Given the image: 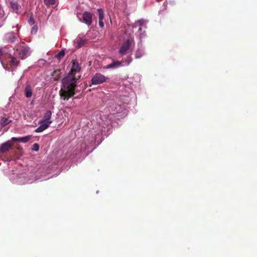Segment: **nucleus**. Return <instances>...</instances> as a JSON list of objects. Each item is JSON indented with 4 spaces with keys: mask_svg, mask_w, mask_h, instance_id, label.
Wrapping results in <instances>:
<instances>
[{
    "mask_svg": "<svg viewBox=\"0 0 257 257\" xmlns=\"http://www.w3.org/2000/svg\"><path fill=\"white\" fill-rule=\"evenodd\" d=\"M72 65L70 72L62 79V87L59 91L61 99L68 100L75 94L77 82L80 79L81 67L76 60H72Z\"/></svg>",
    "mask_w": 257,
    "mask_h": 257,
    "instance_id": "obj_1",
    "label": "nucleus"
},
{
    "mask_svg": "<svg viewBox=\"0 0 257 257\" xmlns=\"http://www.w3.org/2000/svg\"><path fill=\"white\" fill-rule=\"evenodd\" d=\"M51 111L49 110H46L43 114L42 119L39 121L40 126L36 128L35 132L41 133L48 128L52 123V121L51 120Z\"/></svg>",
    "mask_w": 257,
    "mask_h": 257,
    "instance_id": "obj_2",
    "label": "nucleus"
},
{
    "mask_svg": "<svg viewBox=\"0 0 257 257\" xmlns=\"http://www.w3.org/2000/svg\"><path fill=\"white\" fill-rule=\"evenodd\" d=\"M14 49L16 50L15 55L18 56L21 59H26L31 54L30 48L26 45L24 43L20 44Z\"/></svg>",
    "mask_w": 257,
    "mask_h": 257,
    "instance_id": "obj_3",
    "label": "nucleus"
},
{
    "mask_svg": "<svg viewBox=\"0 0 257 257\" xmlns=\"http://www.w3.org/2000/svg\"><path fill=\"white\" fill-rule=\"evenodd\" d=\"M108 78L104 75L96 73L92 78L91 82L93 85H97L105 82Z\"/></svg>",
    "mask_w": 257,
    "mask_h": 257,
    "instance_id": "obj_4",
    "label": "nucleus"
},
{
    "mask_svg": "<svg viewBox=\"0 0 257 257\" xmlns=\"http://www.w3.org/2000/svg\"><path fill=\"white\" fill-rule=\"evenodd\" d=\"M132 41L130 40L129 39H127L125 41H124L119 50V53L121 55H124L126 54L127 51L129 49L131 45Z\"/></svg>",
    "mask_w": 257,
    "mask_h": 257,
    "instance_id": "obj_5",
    "label": "nucleus"
},
{
    "mask_svg": "<svg viewBox=\"0 0 257 257\" xmlns=\"http://www.w3.org/2000/svg\"><path fill=\"white\" fill-rule=\"evenodd\" d=\"M82 22L88 26H90L92 22V14L87 11H85L83 14Z\"/></svg>",
    "mask_w": 257,
    "mask_h": 257,
    "instance_id": "obj_6",
    "label": "nucleus"
},
{
    "mask_svg": "<svg viewBox=\"0 0 257 257\" xmlns=\"http://www.w3.org/2000/svg\"><path fill=\"white\" fill-rule=\"evenodd\" d=\"M13 144L10 141H8L3 144L0 146V152L4 153L9 151L13 147Z\"/></svg>",
    "mask_w": 257,
    "mask_h": 257,
    "instance_id": "obj_7",
    "label": "nucleus"
},
{
    "mask_svg": "<svg viewBox=\"0 0 257 257\" xmlns=\"http://www.w3.org/2000/svg\"><path fill=\"white\" fill-rule=\"evenodd\" d=\"M122 63V62L119 61H114L113 60L112 62L105 66L104 68L105 69H116L120 67Z\"/></svg>",
    "mask_w": 257,
    "mask_h": 257,
    "instance_id": "obj_8",
    "label": "nucleus"
},
{
    "mask_svg": "<svg viewBox=\"0 0 257 257\" xmlns=\"http://www.w3.org/2000/svg\"><path fill=\"white\" fill-rule=\"evenodd\" d=\"M6 39L8 43H14L18 41V38L14 33H8L6 35Z\"/></svg>",
    "mask_w": 257,
    "mask_h": 257,
    "instance_id": "obj_9",
    "label": "nucleus"
},
{
    "mask_svg": "<svg viewBox=\"0 0 257 257\" xmlns=\"http://www.w3.org/2000/svg\"><path fill=\"white\" fill-rule=\"evenodd\" d=\"M31 139L30 136H26L22 138H15L13 137L12 140L13 141H18L19 142H22L24 143H27Z\"/></svg>",
    "mask_w": 257,
    "mask_h": 257,
    "instance_id": "obj_10",
    "label": "nucleus"
},
{
    "mask_svg": "<svg viewBox=\"0 0 257 257\" xmlns=\"http://www.w3.org/2000/svg\"><path fill=\"white\" fill-rule=\"evenodd\" d=\"M74 42L75 44L76 45V47L77 48H80L86 44V39L79 38L78 39H77Z\"/></svg>",
    "mask_w": 257,
    "mask_h": 257,
    "instance_id": "obj_11",
    "label": "nucleus"
},
{
    "mask_svg": "<svg viewBox=\"0 0 257 257\" xmlns=\"http://www.w3.org/2000/svg\"><path fill=\"white\" fill-rule=\"evenodd\" d=\"M33 91L31 86L29 84L27 85L25 89V94L26 97H31L32 95Z\"/></svg>",
    "mask_w": 257,
    "mask_h": 257,
    "instance_id": "obj_12",
    "label": "nucleus"
},
{
    "mask_svg": "<svg viewBox=\"0 0 257 257\" xmlns=\"http://www.w3.org/2000/svg\"><path fill=\"white\" fill-rule=\"evenodd\" d=\"M10 59L11 60L9 62L11 66L17 67L19 65L20 61L18 60L17 58L13 56H11Z\"/></svg>",
    "mask_w": 257,
    "mask_h": 257,
    "instance_id": "obj_13",
    "label": "nucleus"
},
{
    "mask_svg": "<svg viewBox=\"0 0 257 257\" xmlns=\"http://www.w3.org/2000/svg\"><path fill=\"white\" fill-rule=\"evenodd\" d=\"M61 73L60 69H56L52 72V75L54 77L55 80H57L60 77Z\"/></svg>",
    "mask_w": 257,
    "mask_h": 257,
    "instance_id": "obj_14",
    "label": "nucleus"
},
{
    "mask_svg": "<svg viewBox=\"0 0 257 257\" xmlns=\"http://www.w3.org/2000/svg\"><path fill=\"white\" fill-rule=\"evenodd\" d=\"M11 5L12 9L16 12V13H18L21 8V6L16 2H12Z\"/></svg>",
    "mask_w": 257,
    "mask_h": 257,
    "instance_id": "obj_15",
    "label": "nucleus"
},
{
    "mask_svg": "<svg viewBox=\"0 0 257 257\" xmlns=\"http://www.w3.org/2000/svg\"><path fill=\"white\" fill-rule=\"evenodd\" d=\"M11 122V120L6 117H2L0 120V123L3 127L6 126Z\"/></svg>",
    "mask_w": 257,
    "mask_h": 257,
    "instance_id": "obj_16",
    "label": "nucleus"
},
{
    "mask_svg": "<svg viewBox=\"0 0 257 257\" xmlns=\"http://www.w3.org/2000/svg\"><path fill=\"white\" fill-rule=\"evenodd\" d=\"M97 12L98 14L99 20H103L104 17V11L103 9L100 8L97 9Z\"/></svg>",
    "mask_w": 257,
    "mask_h": 257,
    "instance_id": "obj_17",
    "label": "nucleus"
},
{
    "mask_svg": "<svg viewBox=\"0 0 257 257\" xmlns=\"http://www.w3.org/2000/svg\"><path fill=\"white\" fill-rule=\"evenodd\" d=\"M57 1L58 0H44V4L47 6L54 5Z\"/></svg>",
    "mask_w": 257,
    "mask_h": 257,
    "instance_id": "obj_18",
    "label": "nucleus"
},
{
    "mask_svg": "<svg viewBox=\"0 0 257 257\" xmlns=\"http://www.w3.org/2000/svg\"><path fill=\"white\" fill-rule=\"evenodd\" d=\"M65 55V51L64 50H61L60 52H59L56 55V57L60 60Z\"/></svg>",
    "mask_w": 257,
    "mask_h": 257,
    "instance_id": "obj_19",
    "label": "nucleus"
},
{
    "mask_svg": "<svg viewBox=\"0 0 257 257\" xmlns=\"http://www.w3.org/2000/svg\"><path fill=\"white\" fill-rule=\"evenodd\" d=\"M32 149L33 151H38L39 150V145L37 143H35L33 145Z\"/></svg>",
    "mask_w": 257,
    "mask_h": 257,
    "instance_id": "obj_20",
    "label": "nucleus"
},
{
    "mask_svg": "<svg viewBox=\"0 0 257 257\" xmlns=\"http://www.w3.org/2000/svg\"><path fill=\"white\" fill-rule=\"evenodd\" d=\"M28 22V23L29 24V25H30L31 26L34 25L35 23L34 19L33 18V17H32V16L29 18Z\"/></svg>",
    "mask_w": 257,
    "mask_h": 257,
    "instance_id": "obj_21",
    "label": "nucleus"
},
{
    "mask_svg": "<svg viewBox=\"0 0 257 257\" xmlns=\"http://www.w3.org/2000/svg\"><path fill=\"white\" fill-rule=\"evenodd\" d=\"M38 30V27L37 26H34L31 30L32 33L36 34Z\"/></svg>",
    "mask_w": 257,
    "mask_h": 257,
    "instance_id": "obj_22",
    "label": "nucleus"
},
{
    "mask_svg": "<svg viewBox=\"0 0 257 257\" xmlns=\"http://www.w3.org/2000/svg\"><path fill=\"white\" fill-rule=\"evenodd\" d=\"M99 26L101 28H102L104 27L103 20H99Z\"/></svg>",
    "mask_w": 257,
    "mask_h": 257,
    "instance_id": "obj_23",
    "label": "nucleus"
},
{
    "mask_svg": "<svg viewBox=\"0 0 257 257\" xmlns=\"http://www.w3.org/2000/svg\"><path fill=\"white\" fill-rule=\"evenodd\" d=\"M3 55V52L2 50H0V60L2 63H3V58L2 56Z\"/></svg>",
    "mask_w": 257,
    "mask_h": 257,
    "instance_id": "obj_24",
    "label": "nucleus"
},
{
    "mask_svg": "<svg viewBox=\"0 0 257 257\" xmlns=\"http://www.w3.org/2000/svg\"><path fill=\"white\" fill-rule=\"evenodd\" d=\"M139 31H141V28L140 27L139 29Z\"/></svg>",
    "mask_w": 257,
    "mask_h": 257,
    "instance_id": "obj_25",
    "label": "nucleus"
}]
</instances>
